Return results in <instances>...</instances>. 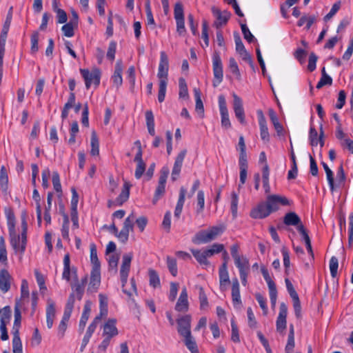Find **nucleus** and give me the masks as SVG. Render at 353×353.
<instances>
[{
	"mask_svg": "<svg viewBox=\"0 0 353 353\" xmlns=\"http://www.w3.org/2000/svg\"><path fill=\"white\" fill-rule=\"evenodd\" d=\"M202 39L204 41L206 47L209 46V36H208V23L206 20L202 22Z\"/></svg>",
	"mask_w": 353,
	"mask_h": 353,
	"instance_id": "nucleus-58",
	"label": "nucleus"
},
{
	"mask_svg": "<svg viewBox=\"0 0 353 353\" xmlns=\"http://www.w3.org/2000/svg\"><path fill=\"white\" fill-rule=\"evenodd\" d=\"M122 72H123L122 61L121 60H119L116 63L114 72L112 77V80L113 84L117 88H119L122 85V83H123L122 75H121Z\"/></svg>",
	"mask_w": 353,
	"mask_h": 353,
	"instance_id": "nucleus-25",
	"label": "nucleus"
},
{
	"mask_svg": "<svg viewBox=\"0 0 353 353\" xmlns=\"http://www.w3.org/2000/svg\"><path fill=\"white\" fill-rule=\"evenodd\" d=\"M132 257L128 255H124L123 257V262L120 269V276L122 284V291L127 294L129 297L132 296V292L124 288L127 283L128 274L130 269V263Z\"/></svg>",
	"mask_w": 353,
	"mask_h": 353,
	"instance_id": "nucleus-8",
	"label": "nucleus"
},
{
	"mask_svg": "<svg viewBox=\"0 0 353 353\" xmlns=\"http://www.w3.org/2000/svg\"><path fill=\"white\" fill-rule=\"evenodd\" d=\"M32 198L36 202V212L37 216L38 223L40 225L41 223V197L38 190L35 188L32 192Z\"/></svg>",
	"mask_w": 353,
	"mask_h": 353,
	"instance_id": "nucleus-34",
	"label": "nucleus"
},
{
	"mask_svg": "<svg viewBox=\"0 0 353 353\" xmlns=\"http://www.w3.org/2000/svg\"><path fill=\"white\" fill-rule=\"evenodd\" d=\"M190 323L191 316L190 315H185L177 319V330L181 336H185L191 334Z\"/></svg>",
	"mask_w": 353,
	"mask_h": 353,
	"instance_id": "nucleus-15",
	"label": "nucleus"
},
{
	"mask_svg": "<svg viewBox=\"0 0 353 353\" xmlns=\"http://www.w3.org/2000/svg\"><path fill=\"white\" fill-rule=\"evenodd\" d=\"M330 270L331 276L335 278L337 275V270L339 267V260L336 256H332L330 260Z\"/></svg>",
	"mask_w": 353,
	"mask_h": 353,
	"instance_id": "nucleus-52",
	"label": "nucleus"
},
{
	"mask_svg": "<svg viewBox=\"0 0 353 353\" xmlns=\"http://www.w3.org/2000/svg\"><path fill=\"white\" fill-rule=\"evenodd\" d=\"M21 300H16L14 305V320L12 329V332H19L21 323V309L23 307L21 305Z\"/></svg>",
	"mask_w": 353,
	"mask_h": 353,
	"instance_id": "nucleus-23",
	"label": "nucleus"
},
{
	"mask_svg": "<svg viewBox=\"0 0 353 353\" xmlns=\"http://www.w3.org/2000/svg\"><path fill=\"white\" fill-rule=\"evenodd\" d=\"M188 292L185 288H183L179 298L175 305V310L178 312H187L188 310Z\"/></svg>",
	"mask_w": 353,
	"mask_h": 353,
	"instance_id": "nucleus-24",
	"label": "nucleus"
},
{
	"mask_svg": "<svg viewBox=\"0 0 353 353\" xmlns=\"http://www.w3.org/2000/svg\"><path fill=\"white\" fill-rule=\"evenodd\" d=\"M332 79L329 75H321V78L320 79L319 81L318 82L316 85L317 89H321L324 85H332Z\"/></svg>",
	"mask_w": 353,
	"mask_h": 353,
	"instance_id": "nucleus-64",
	"label": "nucleus"
},
{
	"mask_svg": "<svg viewBox=\"0 0 353 353\" xmlns=\"http://www.w3.org/2000/svg\"><path fill=\"white\" fill-rule=\"evenodd\" d=\"M318 132L314 127L311 126L309 132V139L312 146H316L318 145Z\"/></svg>",
	"mask_w": 353,
	"mask_h": 353,
	"instance_id": "nucleus-59",
	"label": "nucleus"
},
{
	"mask_svg": "<svg viewBox=\"0 0 353 353\" xmlns=\"http://www.w3.org/2000/svg\"><path fill=\"white\" fill-rule=\"evenodd\" d=\"M270 214L265 202H261L250 211V215L253 219H261L268 216Z\"/></svg>",
	"mask_w": 353,
	"mask_h": 353,
	"instance_id": "nucleus-19",
	"label": "nucleus"
},
{
	"mask_svg": "<svg viewBox=\"0 0 353 353\" xmlns=\"http://www.w3.org/2000/svg\"><path fill=\"white\" fill-rule=\"evenodd\" d=\"M39 33L38 31H34L31 35V48L30 52L31 54H35L39 50Z\"/></svg>",
	"mask_w": 353,
	"mask_h": 353,
	"instance_id": "nucleus-44",
	"label": "nucleus"
},
{
	"mask_svg": "<svg viewBox=\"0 0 353 353\" xmlns=\"http://www.w3.org/2000/svg\"><path fill=\"white\" fill-rule=\"evenodd\" d=\"M34 275L40 290H46L47 288L45 284V278L43 275L37 269L34 270Z\"/></svg>",
	"mask_w": 353,
	"mask_h": 353,
	"instance_id": "nucleus-56",
	"label": "nucleus"
},
{
	"mask_svg": "<svg viewBox=\"0 0 353 353\" xmlns=\"http://www.w3.org/2000/svg\"><path fill=\"white\" fill-rule=\"evenodd\" d=\"M29 297V288L28 281L23 279L21 282V298L19 300H21V305H23V301L25 299H28Z\"/></svg>",
	"mask_w": 353,
	"mask_h": 353,
	"instance_id": "nucleus-50",
	"label": "nucleus"
},
{
	"mask_svg": "<svg viewBox=\"0 0 353 353\" xmlns=\"http://www.w3.org/2000/svg\"><path fill=\"white\" fill-rule=\"evenodd\" d=\"M80 73L82 75L85 83V87L89 89L92 83L98 86L100 83V72L99 70H95L90 72L88 69H80Z\"/></svg>",
	"mask_w": 353,
	"mask_h": 353,
	"instance_id": "nucleus-10",
	"label": "nucleus"
},
{
	"mask_svg": "<svg viewBox=\"0 0 353 353\" xmlns=\"http://www.w3.org/2000/svg\"><path fill=\"white\" fill-rule=\"evenodd\" d=\"M238 202H239V198L237 194L233 191L231 193V212L233 216V217H236L237 215V210H238Z\"/></svg>",
	"mask_w": 353,
	"mask_h": 353,
	"instance_id": "nucleus-46",
	"label": "nucleus"
},
{
	"mask_svg": "<svg viewBox=\"0 0 353 353\" xmlns=\"http://www.w3.org/2000/svg\"><path fill=\"white\" fill-rule=\"evenodd\" d=\"M219 281L220 288L222 290L224 285L230 283L229 274L225 264H222L219 269Z\"/></svg>",
	"mask_w": 353,
	"mask_h": 353,
	"instance_id": "nucleus-36",
	"label": "nucleus"
},
{
	"mask_svg": "<svg viewBox=\"0 0 353 353\" xmlns=\"http://www.w3.org/2000/svg\"><path fill=\"white\" fill-rule=\"evenodd\" d=\"M90 144V154L92 156H98L99 154V141L95 131L92 132Z\"/></svg>",
	"mask_w": 353,
	"mask_h": 353,
	"instance_id": "nucleus-32",
	"label": "nucleus"
},
{
	"mask_svg": "<svg viewBox=\"0 0 353 353\" xmlns=\"http://www.w3.org/2000/svg\"><path fill=\"white\" fill-rule=\"evenodd\" d=\"M194 92L196 100L195 110L197 112L198 114H201V117H203L204 114V107L202 100L201 99L200 90L198 88H194Z\"/></svg>",
	"mask_w": 353,
	"mask_h": 353,
	"instance_id": "nucleus-35",
	"label": "nucleus"
},
{
	"mask_svg": "<svg viewBox=\"0 0 353 353\" xmlns=\"http://www.w3.org/2000/svg\"><path fill=\"white\" fill-rule=\"evenodd\" d=\"M131 186L132 185L129 182L125 181L122 190L115 201H108V207H111L112 205L120 206L126 202L130 196V190Z\"/></svg>",
	"mask_w": 353,
	"mask_h": 353,
	"instance_id": "nucleus-14",
	"label": "nucleus"
},
{
	"mask_svg": "<svg viewBox=\"0 0 353 353\" xmlns=\"http://www.w3.org/2000/svg\"><path fill=\"white\" fill-rule=\"evenodd\" d=\"M0 318V324L7 325L11 319L12 311L9 305L5 306L1 312Z\"/></svg>",
	"mask_w": 353,
	"mask_h": 353,
	"instance_id": "nucleus-42",
	"label": "nucleus"
},
{
	"mask_svg": "<svg viewBox=\"0 0 353 353\" xmlns=\"http://www.w3.org/2000/svg\"><path fill=\"white\" fill-rule=\"evenodd\" d=\"M148 276H149V282L150 286L154 288H158L160 286V279L157 272L153 269H149L148 270Z\"/></svg>",
	"mask_w": 353,
	"mask_h": 353,
	"instance_id": "nucleus-39",
	"label": "nucleus"
},
{
	"mask_svg": "<svg viewBox=\"0 0 353 353\" xmlns=\"http://www.w3.org/2000/svg\"><path fill=\"white\" fill-rule=\"evenodd\" d=\"M231 327H232L231 340L234 343H239L240 341L239 334V329L233 319L231 321Z\"/></svg>",
	"mask_w": 353,
	"mask_h": 353,
	"instance_id": "nucleus-62",
	"label": "nucleus"
},
{
	"mask_svg": "<svg viewBox=\"0 0 353 353\" xmlns=\"http://www.w3.org/2000/svg\"><path fill=\"white\" fill-rule=\"evenodd\" d=\"M52 184L54 186V189L58 193H62L61 185L60 182L59 174L57 172H53L52 173Z\"/></svg>",
	"mask_w": 353,
	"mask_h": 353,
	"instance_id": "nucleus-53",
	"label": "nucleus"
},
{
	"mask_svg": "<svg viewBox=\"0 0 353 353\" xmlns=\"http://www.w3.org/2000/svg\"><path fill=\"white\" fill-rule=\"evenodd\" d=\"M212 68L214 80L213 81V86H218L223 79V63L218 52H214L212 55Z\"/></svg>",
	"mask_w": 353,
	"mask_h": 353,
	"instance_id": "nucleus-6",
	"label": "nucleus"
},
{
	"mask_svg": "<svg viewBox=\"0 0 353 353\" xmlns=\"http://www.w3.org/2000/svg\"><path fill=\"white\" fill-rule=\"evenodd\" d=\"M5 214L7 219L10 243H26L28 223L26 212H23L21 214V231L19 234L17 233L15 230L16 221L13 210L10 208H5Z\"/></svg>",
	"mask_w": 353,
	"mask_h": 353,
	"instance_id": "nucleus-1",
	"label": "nucleus"
},
{
	"mask_svg": "<svg viewBox=\"0 0 353 353\" xmlns=\"http://www.w3.org/2000/svg\"><path fill=\"white\" fill-rule=\"evenodd\" d=\"M232 299L234 307H239L242 303L240 295L239 283L237 279H234L232 281Z\"/></svg>",
	"mask_w": 353,
	"mask_h": 353,
	"instance_id": "nucleus-26",
	"label": "nucleus"
},
{
	"mask_svg": "<svg viewBox=\"0 0 353 353\" xmlns=\"http://www.w3.org/2000/svg\"><path fill=\"white\" fill-rule=\"evenodd\" d=\"M101 284V270H91L90 279L87 292L95 293L97 292Z\"/></svg>",
	"mask_w": 353,
	"mask_h": 353,
	"instance_id": "nucleus-16",
	"label": "nucleus"
},
{
	"mask_svg": "<svg viewBox=\"0 0 353 353\" xmlns=\"http://www.w3.org/2000/svg\"><path fill=\"white\" fill-rule=\"evenodd\" d=\"M265 202L270 213L277 211L279 209V205L284 206L290 205V201L285 196L278 194L268 195Z\"/></svg>",
	"mask_w": 353,
	"mask_h": 353,
	"instance_id": "nucleus-9",
	"label": "nucleus"
},
{
	"mask_svg": "<svg viewBox=\"0 0 353 353\" xmlns=\"http://www.w3.org/2000/svg\"><path fill=\"white\" fill-rule=\"evenodd\" d=\"M225 228L222 225L214 226L209 230H203L198 232L194 239L193 242L206 243L214 240L218 236L221 235Z\"/></svg>",
	"mask_w": 353,
	"mask_h": 353,
	"instance_id": "nucleus-4",
	"label": "nucleus"
},
{
	"mask_svg": "<svg viewBox=\"0 0 353 353\" xmlns=\"http://www.w3.org/2000/svg\"><path fill=\"white\" fill-rule=\"evenodd\" d=\"M8 176L7 173V170L4 165H2L0 170V185L3 190V192H6L8 190Z\"/></svg>",
	"mask_w": 353,
	"mask_h": 353,
	"instance_id": "nucleus-40",
	"label": "nucleus"
},
{
	"mask_svg": "<svg viewBox=\"0 0 353 353\" xmlns=\"http://www.w3.org/2000/svg\"><path fill=\"white\" fill-rule=\"evenodd\" d=\"M239 169H240V184L239 187H241V185H243L247 179V173H248V160H243V161H239Z\"/></svg>",
	"mask_w": 353,
	"mask_h": 353,
	"instance_id": "nucleus-31",
	"label": "nucleus"
},
{
	"mask_svg": "<svg viewBox=\"0 0 353 353\" xmlns=\"http://www.w3.org/2000/svg\"><path fill=\"white\" fill-rule=\"evenodd\" d=\"M12 351L13 353H22V343L19 336V332H12Z\"/></svg>",
	"mask_w": 353,
	"mask_h": 353,
	"instance_id": "nucleus-38",
	"label": "nucleus"
},
{
	"mask_svg": "<svg viewBox=\"0 0 353 353\" xmlns=\"http://www.w3.org/2000/svg\"><path fill=\"white\" fill-rule=\"evenodd\" d=\"M186 154L187 150L183 149L177 154L172 170L171 177L172 181H176L180 174L183 162L186 156Z\"/></svg>",
	"mask_w": 353,
	"mask_h": 353,
	"instance_id": "nucleus-17",
	"label": "nucleus"
},
{
	"mask_svg": "<svg viewBox=\"0 0 353 353\" xmlns=\"http://www.w3.org/2000/svg\"><path fill=\"white\" fill-rule=\"evenodd\" d=\"M241 30H242V33L243 34L244 39L248 43H252L255 40V38L253 36V34L251 33V32L250 31V30L248 28L247 25L246 24H241Z\"/></svg>",
	"mask_w": 353,
	"mask_h": 353,
	"instance_id": "nucleus-55",
	"label": "nucleus"
},
{
	"mask_svg": "<svg viewBox=\"0 0 353 353\" xmlns=\"http://www.w3.org/2000/svg\"><path fill=\"white\" fill-rule=\"evenodd\" d=\"M223 250V244H213L212 248L205 250H192V253L196 261L201 264L208 265V258L214 254L221 252Z\"/></svg>",
	"mask_w": 353,
	"mask_h": 353,
	"instance_id": "nucleus-5",
	"label": "nucleus"
},
{
	"mask_svg": "<svg viewBox=\"0 0 353 353\" xmlns=\"http://www.w3.org/2000/svg\"><path fill=\"white\" fill-rule=\"evenodd\" d=\"M233 109L236 119L242 124L245 123V112L242 99L234 92L232 93Z\"/></svg>",
	"mask_w": 353,
	"mask_h": 353,
	"instance_id": "nucleus-12",
	"label": "nucleus"
},
{
	"mask_svg": "<svg viewBox=\"0 0 353 353\" xmlns=\"http://www.w3.org/2000/svg\"><path fill=\"white\" fill-rule=\"evenodd\" d=\"M255 298H256V301H258L260 307L263 310V314H267L268 307H267V304H266V299L265 297H263V296L262 294H261L260 293H256L255 294Z\"/></svg>",
	"mask_w": 353,
	"mask_h": 353,
	"instance_id": "nucleus-63",
	"label": "nucleus"
},
{
	"mask_svg": "<svg viewBox=\"0 0 353 353\" xmlns=\"http://www.w3.org/2000/svg\"><path fill=\"white\" fill-rule=\"evenodd\" d=\"M117 321L114 319H108L103 327V336L108 338H113L118 335L119 332L116 327Z\"/></svg>",
	"mask_w": 353,
	"mask_h": 353,
	"instance_id": "nucleus-21",
	"label": "nucleus"
},
{
	"mask_svg": "<svg viewBox=\"0 0 353 353\" xmlns=\"http://www.w3.org/2000/svg\"><path fill=\"white\" fill-rule=\"evenodd\" d=\"M168 57L164 51H161L160 53V61L157 73V77L159 79L158 101L160 103H162L165 100L168 85Z\"/></svg>",
	"mask_w": 353,
	"mask_h": 353,
	"instance_id": "nucleus-2",
	"label": "nucleus"
},
{
	"mask_svg": "<svg viewBox=\"0 0 353 353\" xmlns=\"http://www.w3.org/2000/svg\"><path fill=\"white\" fill-rule=\"evenodd\" d=\"M229 68L230 72L236 76L237 79L239 80L241 79V73L238 64L233 57H230L229 59Z\"/></svg>",
	"mask_w": 353,
	"mask_h": 353,
	"instance_id": "nucleus-47",
	"label": "nucleus"
},
{
	"mask_svg": "<svg viewBox=\"0 0 353 353\" xmlns=\"http://www.w3.org/2000/svg\"><path fill=\"white\" fill-rule=\"evenodd\" d=\"M116 50L117 43L114 41H112L109 44V47L106 54L107 58L111 61H113L114 60Z\"/></svg>",
	"mask_w": 353,
	"mask_h": 353,
	"instance_id": "nucleus-57",
	"label": "nucleus"
},
{
	"mask_svg": "<svg viewBox=\"0 0 353 353\" xmlns=\"http://www.w3.org/2000/svg\"><path fill=\"white\" fill-rule=\"evenodd\" d=\"M187 190L184 187H181L179 191V199L174 210V217L179 219L181 214L183 207L185 203V194Z\"/></svg>",
	"mask_w": 353,
	"mask_h": 353,
	"instance_id": "nucleus-28",
	"label": "nucleus"
},
{
	"mask_svg": "<svg viewBox=\"0 0 353 353\" xmlns=\"http://www.w3.org/2000/svg\"><path fill=\"white\" fill-rule=\"evenodd\" d=\"M174 16L176 21L184 19L183 7L181 2H177L174 8Z\"/></svg>",
	"mask_w": 353,
	"mask_h": 353,
	"instance_id": "nucleus-51",
	"label": "nucleus"
},
{
	"mask_svg": "<svg viewBox=\"0 0 353 353\" xmlns=\"http://www.w3.org/2000/svg\"><path fill=\"white\" fill-rule=\"evenodd\" d=\"M238 145L240 150L239 161L247 160L246 147L243 136H240Z\"/></svg>",
	"mask_w": 353,
	"mask_h": 353,
	"instance_id": "nucleus-48",
	"label": "nucleus"
},
{
	"mask_svg": "<svg viewBox=\"0 0 353 353\" xmlns=\"http://www.w3.org/2000/svg\"><path fill=\"white\" fill-rule=\"evenodd\" d=\"M283 223L286 225L296 226V230L301 236V240L304 243H311L308 231L302 224L300 217L295 212L287 213L283 217Z\"/></svg>",
	"mask_w": 353,
	"mask_h": 353,
	"instance_id": "nucleus-3",
	"label": "nucleus"
},
{
	"mask_svg": "<svg viewBox=\"0 0 353 353\" xmlns=\"http://www.w3.org/2000/svg\"><path fill=\"white\" fill-rule=\"evenodd\" d=\"M235 265L239 270V272H250V264L248 259L244 256H241L239 259H236L234 261Z\"/></svg>",
	"mask_w": 353,
	"mask_h": 353,
	"instance_id": "nucleus-33",
	"label": "nucleus"
},
{
	"mask_svg": "<svg viewBox=\"0 0 353 353\" xmlns=\"http://www.w3.org/2000/svg\"><path fill=\"white\" fill-rule=\"evenodd\" d=\"M288 307L285 303H281L279 307V313L276 319V326L277 332L283 333L286 328V318Z\"/></svg>",
	"mask_w": 353,
	"mask_h": 353,
	"instance_id": "nucleus-13",
	"label": "nucleus"
},
{
	"mask_svg": "<svg viewBox=\"0 0 353 353\" xmlns=\"http://www.w3.org/2000/svg\"><path fill=\"white\" fill-rule=\"evenodd\" d=\"M12 276L6 269L0 270V290L3 293L8 292L10 289Z\"/></svg>",
	"mask_w": 353,
	"mask_h": 353,
	"instance_id": "nucleus-22",
	"label": "nucleus"
},
{
	"mask_svg": "<svg viewBox=\"0 0 353 353\" xmlns=\"http://www.w3.org/2000/svg\"><path fill=\"white\" fill-rule=\"evenodd\" d=\"M323 169L327 175V179L330 185V188L331 191H333L334 189V174L332 170L329 168V166L325 162L321 163Z\"/></svg>",
	"mask_w": 353,
	"mask_h": 353,
	"instance_id": "nucleus-41",
	"label": "nucleus"
},
{
	"mask_svg": "<svg viewBox=\"0 0 353 353\" xmlns=\"http://www.w3.org/2000/svg\"><path fill=\"white\" fill-rule=\"evenodd\" d=\"M294 345V325L291 324L290 325L288 342L285 348V353H292Z\"/></svg>",
	"mask_w": 353,
	"mask_h": 353,
	"instance_id": "nucleus-29",
	"label": "nucleus"
},
{
	"mask_svg": "<svg viewBox=\"0 0 353 353\" xmlns=\"http://www.w3.org/2000/svg\"><path fill=\"white\" fill-rule=\"evenodd\" d=\"M166 262H167L168 268L170 274L173 276H176L178 273L176 260L173 257L168 256Z\"/></svg>",
	"mask_w": 353,
	"mask_h": 353,
	"instance_id": "nucleus-43",
	"label": "nucleus"
},
{
	"mask_svg": "<svg viewBox=\"0 0 353 353\" xmlns=\"http://www.w3.org/2000/svg\"><path fill=\"white\" fill-rule=\"evenodd\" d=\"M257 115H258V119H259V128H260L261 138L263 141L269 142L270 134H269V132H268L267 122H266L265 116H264L262 110H259L257 111Z\"/></svg>",
	"mask_w": 353,
	"mask_h": 353,
	"instance_id": "nucleus-20",
	"label": "nucleus"
},
{
	"mask_svg": "<svg viewBox=\"0 0 353 353\" xmlns=\"http://www.w3.org/2000/svg\"><path fill=\"white\" fill-rule=\"evenodd\" d=\"M268 114L277 135L279 137L283 136L284 129L283 125L280 123L276 112L272 109H270Z\"/></svg>",
	"mask_w": 353,
	"mask_h": 353,
	"instance_id": "nucleus-27",
	"label": "nucleus"
},
{
	"mask_svg": "<svg viewBox=\"0 0 353 353\" xmlns=\"http://www.w3.org/2000/svg\"><path fill=\"white\" fill-rule=\"evenodd\" d=\"M197 205L199 208L196 212L199 214L203 212L205 205L204 192L202 190H199L197 193Z\"/></svg>",
	"mask_w": 353,
	"mask_h": 353,
	"instance_id": "nucleus-60",
	"label": "nucleus"
},
{
	"mask_svg": "<svg viewBox=\"0 0 353 353\" xmlns=\"http://www.w3.org/2000/svg\"><path fill=\"white\" fill-rule=\"evenodd\" d=\"M90 261L92 270H101V264L97 256V248L94 244H92L90 247Z\"/></svg>",
	"mask_w": 353,
	"mask_h": 353,
	"instance_id": "nucleus-30",
	"label": "nucleus"
},
{
	"mask_svg": "<svg viewBox=\"0 0 353 353\" xmlns=\"http://www.w3.org/2000/svg\"><path fill=\"white\" fill-rule=\"evenodd\" d=\"M55 313L56 310L54 303L49 299L48 300V305L46 307V317L54 319Z\"/></svg>",
	"mask_w": 353,
	"mask_h": 353,
	"instance_id": "nucleus-61",
	"label": "nucleus"
},
{
	"mask_svg": "<svg viewBox=\"0 0 353 353\" xmlns=\"http://www.w3.org/2000/svg\"><path fill=\"white\" fill-rule=\"evenodd\" d=\"M145 12H146V17H147V23L148 25H152L154 26V19L153 17V14L150 8V0H146L145 1Z\"/></svg>",
	"mask_w": 353,
	"mask_h": 353,
	"instance_id": "nucleus-54",
	"label": "nucleus"
},
{
	"mask_svg": "<svg viewBox=\"0 0 353 353\" xmlns=\"http://www.w3.org/2000/svg\"><path fill=\"white\" fill-rule=\"evenodd\" d=\"M134 223V215L131 214L129 216H128L124 223L123 226L120 232L118 234V237L120 241H125L128 240L129 232L132 230L133 225Z\"/></svg>",
	"mask_w": 353,
	"mask_h": 353,
	"instance_id": "nucleus-18",
	"label": "nucleus"
},
{
	"mask_svg": "<svg viewBox=\"0 0 353 353\" xmlns=\"http://www.w3.org/2000/svg\"><path fill=\"white\" fill-rule=\"evenodd\" d=\"M179 96L180 98L188 97V85L185 80L183 78H180L179 80Z\"/></svg>",
	"mask_w": 353,
	"mask_h": 353,
	"instance_id": "nucleus-45",
	"label": "nucleus"
},
{
	"mask_svg": "<svg viewBox=\"0 0 353 353\" xmlns=\"http://www.w3.org/2000/svg\"><path fill=\"white\" fill-rule=\"evenodd\" d=\"M212 12L216 19L214 23V26L216 28H219L222 26L225 25L231 16V13L229 11H221L219 8L214 6L212 8Z\"/></svg>",
	"mask_w": 353,
	"mask_h": 353,
	"instance_id": "nucleus-11",
	"label": "nucleus"
},
{
	"mask_svg": "<svg viewBox=\"0 0 353 353\" xmlns=\"http://www.w3.org/2000/svg\"><path fill=\"white\" fill-rule=\"evenodd\" d=\"M184 337V343L187 348L192 352V353H198L199 349L198 346L196 345V343L194 340V339L192 337V334H190L188 336H185Z\"/></svg>",
	"mask_w": 353,
	"mask_h": 353,
	"instance_id": "nucleus-37",
	"label": "nucleus"
},
{
	"mask_svg": "<svg viewBox=\"0 0 353 353\" xmlns=\"http://www.w3.org/2000/svg\"><path fill=\"white\" fill-rule=\"evenodd\" d=\"M76 27H77V26L68 22L62 26L61 30L65 37H72L74 34V29Z\"/></svg>",
	"mask_w": 353,
	"mask_h": 353,
	"instance_id": "nucleus-49",
	"label": "nucleus"
},
{
	"mask_svg": "<svg viewBox=\"0 0 353 353\" xmlns=\"http://www.w3.org/2000/svg\"><path fill=\"white\" fill-rule=\"evenodd\" d=\"M170 170L168 167H163L160 171L158 185L156 188L152 203L155 204L157 201L164 194L165 191V183L169 175Z\"/></svg>",
	"mask_w": 353,
	"mask_h": 353,
	"instance_id": "nucleus-7",
	"label": "nucleus"
}]
</instances>
